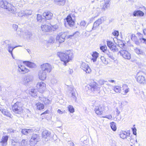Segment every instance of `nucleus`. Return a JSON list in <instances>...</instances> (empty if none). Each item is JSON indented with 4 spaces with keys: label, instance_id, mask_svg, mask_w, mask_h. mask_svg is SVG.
I'll return each instance as SVG.
<instances>
[{
    "label": "nucleus",
    "instance_id": "nucleus-64",
    "mask_svg": "<svg viewBox=\"0 0 146 146\" xmlns=\"http://www.w3.org/2000/svg\"><path fill=\"white\" fill-rule=\"evenodd\" d=\"M8 132L9 133H13L14 132V130L12 129H8Z\"/></svg>",
    "mask_w": 146,
    "mask_h": 146
},
{
    "label": "nucleus",
    "instance_id": "nucleus-56",
    "mask_svg": "<svg viewBox=\"0 0 146 146\" xmlns=\"http://www.w3.org/2000/svg\"><path fill=\"white\" fill-rule=\"evenodd\" d=\"M80 34V33L78 31H76L73 33L74 36L76 37L78 36Z\"/></svg>",
    "mask_w": 146,
    "mask_h": 146
},
{
    "label": "nucleus",
    "instance_id": "nucleus-3",
    "mask_svg": "<svg viewBox=\"0 0 146 146\" xmlns=\"http://www.w3.org/2000/svg\"><path fill=\"white\" fill-rule=\"evenodd\" d=\"M0 6L2 8L6 9L7 11L12 13H15L14 7L12 5L6 1L1 0L0 1Z\"/></svg>",
    "mask_w": 146,
    "mask_h": 146
},
{
    "label": "nucleus",
    "instance_id": "nucleus-18",
    "mask_svg": "<svg viewBox=\"0 0 146 146\" xmlns=\"http://www.w3.org/2000/svg\"><path fill=\"white\" fill-rule=\"evenodd\" d=\"M110 0H104V3L101 4V8L102 10L104 11L107 9L110 6L109 2Z\"/></svg>",
    "mask_w": 146,
    "mask_h": 146
},
{
    "label": "nucleus",
    "instance_id": "nucleus-13",
    "mask_svg": "<svg viewBox=\"0 0 146 146\" xmlns=\"http://www.w3.org/2000/svg\"><path fill=\"white\" fill-rule=\"evenodd\" d=\"M104 21V19L103 17H101L100 19H99L96 20L94 23L93 26L92 27L91 30L90 31H91L92 30H95L97 27H98Z\"/></svg>",
    "mask_w": 146,
    "mask_h": 146
},
{
    "label": "nucleus",
    "instance_id": "nucleus-8",
    "mask_svg": "<svg viewBox=\"0 0 146 146\" xmlns=\"http://www.w3.org/2000/svg\"><path fill=\"white\" fill-rule=\"evenodd\" d=\"M40 140L39 136L36 134H33L30 140V145L31 146H34Z\"/></svg>",
    "mask_w": 146,
    "mask_h": 146
},
{
    "label": "nucleus",
    "instance_id": "nucleus-41",
    "mask_svg": "<svg viewBox=\"0 0 146 146\" xmlns=\"http://www.w3.org/2000/svg\"><path fill=\"white\" fill-rule=\"evenodd\" d=\"M135 52L138 54H141L144 55L145 54L144 52L142 50L137 48H136L134 49Z\"/></svg>",
    "mask_w": 146,
    "mask_h": 146
},
{
    "label": "nucleus",
    "instance_id": "nucleus-29",
    "mask_svg": "<svg viewBox=\"0 0 146 146\" xmlns=\"http://www.w3.org/2000/svg\"><path fill=\"white\" fill-rule=\"evenodd\" d=\"M11 145L12 146H20V143L18 139L14 138L12 139Z\"/></svg>",
    "mask_w": 146,
    "mask_h": 146
},
{
    "label": "nucleus",
    "instance_id": "nucleus-55",
    "mask_svg": "<svg viewBox=\"0 0 146 146\" xmlns=\"http://www.w3.org/2000/svg\"><path fill=\"white\" fill-rule=\"evenodd\" d=\"M74 35H73V34L72 35H67L66 37V39H72L73 38V37H74Z\"/></svg>",
    "mask_w": 146,
    "mask_h": 146
},
{
    "label": "nucleus",
    "instance_id": "nucleus-57",
    "mask_svg": "<svg viewBox=\"0 0 146 146\" xmlns=\"http://www.w3.org/2000/svg\"><path fill=\"white\" fill-rule=\"evenodd\" d=\"M112 34L115 36H118L119 35V32L118 31H115L112 33Z\"/></svg>",
    "mask_w": 146,
    "mask_h": 146
},
{
    "label": "nucleus",
    "instance_id": "nucleus-38",
    "mask_svg": "<svg viewBox=\"0 0 146 146\" xmlns=\"http://www.w3.org/2000/svg\"><path fill=\"white\" fill-rule=\"evenodd\" d=\"M121 88L120 87L116 86L113 88V90L116 93H120L121 90Z\"/></svg>",
    "mask_w": 146,
    "mask_h": 146
},
{
    "label": "nucleus",
    "instance_id": "nucleus-9",
    "mask_svg": "<svg viewBox=\"0 0 146 146\" xmlns=\"http://www.w3.org/2000/svg\"><path fill=\"white\" fill-rule=\"evenodd\" d=\"M42 139L45 141H47L51 139L52 137L50 132L48 131L45 130L43 131L42 133Z\"/></svg>",
    "mask_w": 146,
    "mask_h": 146
},
{
    "label": "nucleus",
    "instance_id": "nucleus-54",
    "mask_svg": "<svg viewBox=\"0 0 146 146\" xmlns=\"http://www.w3.org/2000/svg\"><path fill=\"white\" fill-rule=\"evenodd\" d=\"M106 48L107 47L106 46H102L100 47V50H102L103 52H104L105 53L106 50H106Z\"/></svg>",
    "mask_w": 146,
    "mask_h": 146
},
{
    "label": "nucleus",
    "instance_id": "nucleus-12",
    "mask_svg": "<svg viewBox=\"0 0 146 146\" xmlns=\"http://www.w3.org/2000/svg\"><path fill=\"white\" fill-rule=\"evenodd\" d=\"M36 87L40 93H42L46 89V84L43 82L38 83Z\"/></svg>",
    "mask_w": 146,
    "mask_h": 146
},
{
    "label": "nucleus",
    "instance_id": "nucleus-50",
    "mask_svg": "<svg viewBox=\"0 0 146 146\" xmlns=\"http://www.w3.org/2000/svg\"><path fill=\"white\" fill-rule=\"evenodd\" d=\"M114 120L118 122H120L121 121V116H117V117H115L114 118Z\"/></svg>",
    "mask_w": 146,
    "mask_h": 146
},
{
    "label": "nucleus",
    "instance_id": "nucleus-23",
    "mask_svg": "<svg viewBox=\"0 0 146 146\" xmlns=\"http://www.w3.org/2000/svg\"><path fill=\"white\" fill-rule=\"evenodd\" d=\"M137 80L140 84H144L145 82L144 77L142 75H138L136 78Z\"/></svg>",
    "mask_w": 146,
    "mask_h": 146
},
{
    "label": "nucleus",
    "instance_id": "nucleus-27",
    "mask_svg": "<svg viewBox=\"0 0 146 146\" xmlns=\"http://www.w3.org/2000/svg\"><path fill=\"white\" fill-rule=\"evenodd\" d=\"M129 134V133H128L125 131H122L120 132L119 135L120 137L123 139H125L128 136V134Z\"/></svg>",
    "mask_w": 146,
    "mask_h": 146
},
{
    "label": "nucleus",
    "instance_id": "nucleus-36",
    "mask_svg": "<svg viewBox=\"0 0 146 146\" xmlns=\"http://www.w3.org/2000/svg\"><path fill=\"white\" fill-rule=\"evenodd\" d=\"M119 46L121 49V50L125 49V45L124 43L121 40H120L118 42Z\"/></svg>",
    "mask_w": 146,
    "mask_h": 146
},
{
    "label": "nucleus",
    "instance_id": "nucleus-2",
    "mask_svg": "<svg viewBox=\"0 0 146 146\" xmlns=\"http://www.w3.org/2000/svg\"><path fill=\"white\" fill-rule=\"evenodd\" d=\"M137 35L138 36L140 42L146 44V39L144 37L143 35L139 33H138ZM131 38L136 44L137 45L139 44L140 42L137 39V37L135 35L132 34V35Z\"/></svg>",
    "mask_w": 146,
    "mask_h": 146
},
{
    "label": "nucleus",
    "instance_id": "nucleus-14",
    "mask_svg": "<svg viewBox=\"0 0 146 146\" xmlns=\"http://www.w3.org/2000/svg\"><path fill=\"white\" fill-rule=\"evenodd\" d=\"M104 110L103 106L102 105H100L98 106H95L94 111L97 114L101 115L103 113Z\"/></svg>",
    "mask_w": 146,
    "mask_h": 146
},
{
    "label": "nucleus",
    "instance_id": "nucleus-52",
    "mask_svg": "<svg viewBox=\"0 0 146 146\" xmlns=\"http://www.w3.org/2000/svg\"><path fill=\"white\" fill-rule=\"evenodd\" d=\"M106 82H107L106 81H105L103 79H100L99 81V83L100 85H102Z\"/></svg>",
    "mask_w": 146,
    "mask_h": 146
},
{
    "label": "nucleus",
    "instance_id": "nucleus-46",
    "mask_svg": "<svg viewBox=\"0 0 146 146\" xmlns=\"http://www.w3.org/2000/svg\"><path fill=\"white\" fill-rule=\"evenodd\" d=\"M115 44L113 43L112 42L110 41H107V45L110 48L111 46L114 45Z\"/></svg>",
    "mask_w": 146,
    "mask_h": 146
},
{
    "label": "nucleus",
    "instance_id": "nucleus-21",
    "mask_svg": "<svg viewBox=\"0 0 146 146\" xmlns=\"http://www.w3.org/2000/svg\"><path fill=\"white\" fill-rule=\"evenodd\" d=\"M144 15V13L139 10L135 11L133 13V15L134 17H142Z\"/></svg>",
    "mask_w": 146,
    "mask_h": 146
},
{
    "label": "nucleus",
    "instance_id": "nucleus-45",
    "mask_svg": "<svg viewBox=\"0 0 146 146\" xmlns=\"http://www.w3.org/2000/svg\"><path fill=\"white\" fill-rule=\"evenodd\" d=\"M68 111L70 113H73L74 111V109L73 106L71 105H69L68 106Z\"/></svg>",
    "mask_w": 146,
    "mask_h": 146
},
{
    "label": "nucleus",
    "instance_id": "nucleus-31",
    "mask_svg": "<svg viewBox=\"0 0 146 146\" xmlns=\"http://www.w3.org/2000/svg\"><path fill=\"white\" fill-rule=\"evenodd\" d=\"M105 53L111 59L113 60H115V58L113 57L112 52H110L108 50H106Z\"/></svg>",
    "mask_w": 146,
    "mask_h": 146
},
{
    "label": "nucleus",
    "instance_id": "nucleus-25",
    "mask_svg": "<svg viewBox=\"0 0 146 146\" xmlns=\"http://www.w3.org/2000/svg\"><path fill=\"white\" fill-rule=\"evenodd\" d=\"M23 63L30 68H34L36 66L35 64L34 63L29 61H24Z\"/></svg>",
    "mask_w": 146,
    "mask_h": 146
},
{
    "label": "nucleus",
    "instance_id": "nucleus-22",
    "mask_svg": "<svg viewBox=\"0 0 146 146\" xmlns=\"http://www.w3.org/2000/svg\"><path fill=\"white\" fill-rule=\"evenodd\" d=\"M52 15V14L49 11L45 12L43 13V17L47 20L51 19Z\"/></svg>",
    "mask_w": 146,
    "mask_h": 146
},
{
    "label": "nucleus",
    "instance_id": "nucleus-62",
    "mask_svg": "<svg viewBox=\"0 0 146 146\" xmlns=\"http://www.w3.org/2000/svg\"><path fill=\"white\" fill-rule=\"evenodd\" d=\"M136 131L137 129L135 127H134L132 129V131L133 134L135 135H136Z\"/></svg>",
    "mask_w": 146,
    "mask_h": 146
},
{
    "label": "nucleus",
    "instance_id": "nucleus-59",
    "mask_svg": "<svg viewBox=\"0 0 146 146\" xmlns=\"http://www.w3.org/2000/svg\"><path fill=\"white\" fill-rule=\"evenodd\" d=\"M52 27L54 29V30L53 31L56 30L57 29H58V25H53V26H52Z\"/></svg>",
    "mask_w": 146,
    "mask_h": 146
},
{
    "label": "nucleus",
    "instance_id": "nucleus-10",
    "mask_svg": "<svg viewBox=\"0 0 146 146\" xmlns=\"http://www.w3.org/2000/svg\"><path fill=\"white\" fill-rule=\"evenodd\" d=\"M124 58L128 60L131 58V54L127 50L124 49L121 50L118 53Z\"/></svg>",
    "mask_w": 146,
    "mask_h": 146
},
{
    "label": "nucleus",
    "instance_id": "nucleus-37",
    "mask_svg": "<svg viewBox=\"0 0 146 146\" xmlns=\"http://www.w3.org/2000/svg\"><path fill=\"white\" fill-rule=\"evenodd\" d=\"M32 35V34L31 32L27 31L24 33L23 36L26 37V38H30Z\"/></svg>",
    "mask_w": 146,
    "mask_h": 146
},
{
    "label": "nucleus",
    "instance_id": "nucleus-6",
    "mask_svg": "<svg viewBox=\"0 0 146 146\" xmlns=\"http://www.w3.org/2000/svg\"><path fill=\"white\" fill-rule=\"evenodd\" d=\"M69 33V31H67L59 33L56 36V40L59 43H62L64 42L67 34Z\"/></svg>",
    "mask_w": 146,
    "mask_h": 146
},
{
    "label": "nucleus",
    "instance_id": "nucleus-61",
    "mask_svg": "<svg viewBox=\"0 0 146 146\" xmlns=\"http://www.w3.org/2000/svg\"><path fill=\"white\" fill-rule=\"evenodd\" d=\"M34 131L32 129H28L27 131H28V133L29 135H30Z\"/></svg>",
    "mask_w": 146,
    "mask_h": 146
},
{
    "label": "nucleus",
    "instance_id": "nucleus-32",
    "mask_svg": "<svg viewBox=\"0 0 146 146\" xmlns=\"http://www.w3.org/2000/svg\"><path fill=\"white\" fill-rule=\"evenodd\" d=\"M40 100L43 102L44 104L46 105L49 104L50 100L46 98L40 97H39Z\"/></svg>",
    "mask_w": 146,
    "mask_h": 146
},
{
    "label": "nucleus",
    "instance_id": "nucleus-7",
    "mask_svg": "<svg viewBox=\"0 0 146 146\" xmlns=\"http://www.w3.org/2000/svg\"><path fill=\"white\" fill-rule=\"evenodd\" d=\"M41 70L45 71L46 72H50L52 69L51 65L48 63H46L42 64L41 66Z\"/></svg>",
    "mask_w": 146,
    "mask_h": 146
},
{
    "label": "nucleus",
    "instance_id": "nucleus-53",
    "mask_svg": "<svg viewBox=\"0 0 146 146\" xmlns=\"http://www.w3.org/2000/svg\"><path fill=\"white\" fill-rule=\"evenodd\" d=\"M17 34L19 36H21L22 35L23 36V32L22 31H21L20 30H18L17 31Z\"/></svg>",
    "mask_w": 146,
    "mask_h": 146
},
{
    "label": "nucleus",
    "instance_id": "nucleus-20",
    "mask_svg": "<svg viewBox=\"0 0 146 146\" xmlns=\"http://www.w3.org/2000/svg\"><path fill=\"white\" fill-rule=\"evenodd\" d=\"M47 73L45 71H43L41 70H40L38 74L39 79L42 80H45L46 78Z\"/></svg>",
    "mask_w": 146,
    "mask_h": 146
},
{
    "label": "nucleus",
    "instance_id": "nucleus-26",
    "mask_svg": "<svg viewBox=\"0 0 146 146\" xmlns=\"http://www.w3.org/2000/svg\"><path fill=\"white\" fill-rule=\"evenodd\" d=\"M41 28L42 31L45 32L49 31L51 29V27L48 25H42Z\"/></svg>",
    "mask_w": 146,
    "mask_h": 146
},
{
    "label": "nucleus",
    "instance_id": "nucleus-60",
    "mask_svg": "<svg viewBox=\"0 0 146 146\" xmlns=\"http://www.w3.org/2000/svg\"><path fill=\"white\" fill-rule=\"evenodd\" d=\"M104 118H106L109 119H111L112 118V116L111 115H106L105 116L103 117Z\"/></svg>",
    "mask_w": 146,
    "mask_h": 146
},
{
    "label": "nucleus",
    "instance_id": "nucleus-1",
    "mask_svg": "<svg viewBox=\"0 0 146 146\" xmlns=\"http://www.w3.org/2000/svg\"><path fill=\"white\" fill-rule=\"evenodd\" d=\"M57 54L60 58L61 60L64 62L65 64L71 60L72 57V53L70 50H67L65 53L58 52Z\"/></svg>",
    "mask_w": 146,
    "mask_h": 146
},
{
    "label": "nucleus",
    "instance_id": "nucleus-30",
    "mask_svg": "<svg viewBox=\"0 0 146 146\" xmlns=\"http://www.w3.org/2000/svg\"><path fill=\"white\" fill-rule=\"evenodd\" d=\"M8 137L7 136H4L2 139L1 141L2 145L3 146H6L7 144V142L8 139Z\"/></svg>",
    "mask_w": 146,
    "mask_h": 146
},
{
    "label": "nucleus",
    "instance_id": "nucleus-4",
    "mask_svg": "<svg viewBox=\"0 0 146 146\" xmlns=\"http://www.w3.org/2000/svg\"><path fill=\"white\" fill-rule=\"evenodd\" d=\"M13 112L16 113L20 114L22 111V104L20 102H17L12 107Z\"/></svg>",
    "mask_w": 146,
    "mask_h": 146
},
{
    "label": "nucleus",
    "instance_id": "nucleus-28",
    "mask_svg": "<svg viewBox=\"0 0 146 146\" xmlns=\"http://www.w3.org/2000/svg\"><path fill=\"white\" fill-rule=\"evenodd\" d=\"M99 54L96 51L94 52L92 55L93 58L91 59V60L93 61L94 62L96 61L97 58Z\"/></svg>",
    "mask_w": 146,
    "mask_h": 146
},
{
    "label": "nucleus",
    "instance_id": "nucleus-47",
    "mask_svg": "<svg viewBox=\"0 0 146 146\" xmlns=\"http://www.w3.org/2000/svg\"><path fill=\"white\" fill-rule=\"evenodd\" d=\"M27 130L28 129H23L22 130L21 133L25 135H29Z\"/></svg>",
    "mask_w": 146,
    "mask_h": 146
},
{
    "label": "nucleus",
    "instance_id": "nucleus-19",
    "mask_svg": "<svg viewBox=\"0 0 146 146\" xmlns=\"http://www.w3.org/2000/svg\"><path fill=\"white\" fill-rule=\"evenodd\" d=\"M0 110L3 115L11 117V115L10 113L6 109L4 108L1 105L0 106Z\"/></svg>",
    "mask_w": 146,
    "mask_h": 146
},
{
    "label": "nucleus",
    "instance_id": "nucleus-24",
    "mask_svg": "<svg viewBox=\"0 0 146 146\" xmlns=\"http://www.w3.org/2000/svg\"><path fill=\"white\" fill-rule=\"evenodd\" d=\"M7 46L8 50L9 52V53H10L11 55L13 57V56L12 51H13V49H15V48H16L17 47L21 46H15V47H13V46H12L11 44H8L7 45Z\"/></svg>",
    "mask_w": 146,
    "mask_h": 146
},
{
    "label": "nucleus",
    "instance_id": "nucleus-48",
    "mask_svg": "<svg viewBox=\"0 0 146 146\" xmlns=\"http://www.w3.org/2000/svg\"><path fill=\"white\" fill-rule=\"evenodd\" d=\"M123 86L124 88H126L124 90L125 94H126L129 91V88H128V87L126 85H124Z\"/></svg>",
    "mask_w": 146,
    "mask_h": 146
},
{
    "label": "nucleus",
    "instance_id": "nucleus-5",
    "mask_svg": "<svg viewBox=\"0 0 146 146\" xmlns=\"http://www.w3.org/2000/svg\"><path fill=\"white\" fill-rule=\"evenodd\" d=\"M86 88L88 89L89 90L90 89L93 93L95 94H99L100 92V88L97 86V84L95 82L91 84L89 86H86Z\"/></svg>",
    "mask_w": 146,
    "mask_h": 146
},
{
    "label": "nucleus",
    "instance_id": "nucleus-16",
    "mask_svg": "<svg viewBox=\"0 0 146 146\" xmlns=\"http://www.w3.org/2000/svg\"><path fill=\"white\" fill-rule=\"evenodd\" d=\"M33 80V77L31 75H28L26 76L24 79L23 83L26 85L29 82L32 81Z\"/></svg>",
    "mask_w": 146,
    "mask_h": 146
},
{
    "label": "nucleus",
    "instance_id": "nucleus-11",
    "mask_svg": "<svg viewBox=\"0 0 146 146\" xmlns=\"http://www.w3.org/2000/svg\"><path fill=\"white\" fill-rule=\"evenodd\" d=\"M80 68L87 73H89L91 71L88 64L84 62H82L80 65Z\"/></svg>",
    "mask_w": 146,
    "mask_h": 146
},
{
    "label": "nucleus",
    "instance_id": "nucleus-58",
    "mask_svg": "<svg viewBox=\"0 0 146 146\" xmlns=\"http://www.w3.org/2000/svg\"><path fill=\"white\" fill-rule=\"evenodd\" d=\"M130 138V142L132 143H134L135 139L133 137V136H131Z\"/></svg>",
    "mask_w": 146,
    "mask_h": 146
},
{
    "label": "nucleus",
    "instance_id": "nucleus-39",
    "mask_svg": "<svg viewBox=\"0 0 146 146\" xmlns=\"http://www.w3.org/2000/svg\"><path fill=\"white\" fill-rule=\"evenodd\" d=\"M80 26L81 28L84 29L86 26V22L84 21H82L80 23Z\"/></svg>",
    "mask_w": 146,
    "mask_h": 146
},
{
    "label": "nucleus",
    "instance_id": "nucleus-63",
    "mask_svg": "<svg viewBox=\"0 0 146 146\" xmlns=\"http://www.w3.org/2000/svg\"><path fill=\"white\" fill-rule=\"evenodd\" d=\"M51 82L52 84H54L57 83V81L55 79L53 78L51 80Z\"/></svg>",
    "mask_w": 146,
    "mask_h": 146
},
{
    "label": "nucleus",
    "instance_id": "nucleus-35",
    "mask_svg": "<svg viewBox=\"0 0 146 146\" xmlns=\"http://www.w3.org/2000/svg\"><path fill=\"white\" fill-rule=\"evenodd\" d=\"M110 126L111 129L113 131H115L117 129L116 124L115 123L112 122L110 123Z\"/></svg>",
    "mask_w": 146,
    "mask_h": 146
},
{
    "label": "nucleus",
    "instance_id": "nucleus-17",
    "mask_svg": "<svg viewBox=\"0 0 146 146\" xmlns=\"http://www.w3.org/2000/svg\"><path fill=\"white\" fill-rule=\"evenodd\" d=\"M18 70L20 72L23 74L27 73L29 71V69L25 67L24 66L21 65L18 66Z\"/></svg>",
    "mask_w": 146,
    "mask_h": 146
},
{
    "label": "nucleus",
    "instance_id": "nucleus-34",
    "mask_svg": "<svg viewBox=\"0 0 146 146\" xmlns=\"http://www.w3.org/2000/svg\"><path fill=\"white\" fill-rule=\"evenodd\" d=\"M37 109L39 110L43 109L44 108V105L40 102H38L36 104Z\"/></svg>",
    "mask_w": 146,
    "mask_h": 146
},
{
    "label": "nucleus",
    "instance_id": "nucleus-44",
    "mask_svg": "<svg viewBox=\"0 0 146 146\" xmlns=\"http://www.w3.org/2000/svg\"><path fill=\"white\" fill-rule=\"evenodd\" d=\"M25 15L27 16L31 15L32 13L31 10H26L24 11Z\"/></svg>",
    "mask_w": 146,
    "mask_h": 146
},
{
    "label": "nucleus",
    "instance_id": "nucleus-33",
    "mask_svg": "<svg viewBox=\"0 0 146 146\" xmlns=\"http://www.w3.org/2000/svg\"><path fill=\"white\" fill-rule=\"evenodd\" d=\"M55 3H57L59 5H63L65 3L66 0H54Z\"/></svg>",
    "mask_w": 146,
    "mask_h": 146
},
{
    "label": "nucleus",
    "instance_id": "nucleus-51",
    "mask_svg": "<svg viewBox=\"0 0 146 146\" xmlns=\"http://www.w3.org/2000/svg\"><path fill=\"white\" fill-rule=\"evenodd\" d=\"M18 16L20 17H22L25 15V12L24 11H21L19 12L18 13Z\"/></svg>",
    "mask_w": 146,
    "mask_h": 146
},
{
    "label": "nucleus",
    "instance_id": "nucleus-40",
    "mask_svg": "<svg viewBox=\"0 0 146 146\" xmlns=\"http://www.w3.org/2000/svg\"><path fill=\"white\" fill-rule=\"evenodd\" d=\"M110 49L114 52H116L118 51V49L116 46V45L115 44L111 46Z\"/></svg>",
    "mask_w": 146,
    "mask_h": 146
},
{
    "label": "nucleus",
    "instance_id": "nucleus-42",
    "mask_svg": "<svg viewBox=\"0 0 146 146\" xmlns=\"http://www.w3.org/2000/svg\"><path fill=\"white\" fill-rule=\"evenodd\" d=\"M29 94L32 96H35L36 95V90L34 89H31L30 92Z\"/></svg>",
    "mask_w": 146,
    "mask_h": 146
},
{
    "label": "nucleus",
    "instance_id": "nucleus-43",
    "mask_svg": "<svg viewBox=\"0 0 146 146\" xmlns=\"http://www.w3.org/2000/svg\"><path fill=\"white\" fill-rule=\"evenodd\" d=\"M27 141L26 140H22L20 143V146H26L27 143Z\"/></svg>",
    "mask_w": 146,
    "mask_h": 146
},
{
    "label": "nucleus",
    "instance_id": "nucleus-15",
    "mask_svg": "<svg viewBox=\"0 0 146 146\" xmlns=\"http://www.w3.org/2000/svg\"><path fill=\"white\" fill-rule=\"evenodd\" d=\"M66 20L68 24L70 27H72L74 25V21L70 15H69L67 16Z\"/></svg>",
    "mask_w": 146,
    "mask_h": 146
},
{
    "label": "nucleus",
    "instance_id": "nucleus-49",
    "mask_svg": "<svg viewBox=\"0 0 146 146\" xmlns=\"http://www.w3.org/2000/svg\"><path fill=\"white\" fill-rule=\"evenodd\" d=\"M37 19L38 21L41 22L42 19V16L40 14H38L37 15Z\"/></svg>",
    "mask_w": 146,
    "mask_h": 146
}]
</instances>
